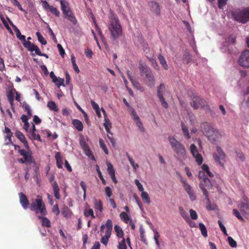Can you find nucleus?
Segmentation results:
<instances>
[{"instance_id": "obj_32", "label": "nucleus", "mask_w": 249, "mask_h": 249, "mask_svg": "<svg viewBox=\"0 0 249 249\" xmlns=\"http://www.w3.org/2000/svg\"><path fill=\"white\" fill-rule=\"evenodd\" d=\"M23 45L27 49V50L30 52H33L35 51V48L36 46V45L32 43L30 41H27L26 42H23Z\"/></svg>"}, {"instance_id": "obj_42", "label": "nucleus", "mask_w": 249, "mask_h": 249, "mask_svg": "<svg viewBox=\"0 0 249 249\" xmlns=\"http://www.w3.org/2000/svg\"><path fill=\"white\" fill-rule=\"evenodd\" d=\"M199 107L207 109L209 108V106L207 105L206 101L199 97Z\"/></svg>"}, {"instance_id": "obj_35", "label": "nucleus", "mask_w": 249, "mask_h": 249, "mask_svg": "<svg viewBox=\"0 0 249 249\" xmlns=\"http://www.w3.org/2000/svg\"><path fill=\"white\" fill-rule=\"evenodd\" d=\"M114 230L116 232V235L119 238H124V232L122 229L119 226L116 225L114 226Z\"/></svg>"}, {"instance_id": "obj_30", "label": "nucleus", "mask_w": 249, "mask_h": 249, "mask_svg": "<svg viewBox=\"0 0 249 249\" xmlns=\"http://www.w3.org/2000/svg\"><path fill=\"white\" fill-rule=\"evenodd\" d=\"M55 158L56 160L57 167L59 168H62L63 160L60 153L57 152L55 155Z\"/></svg>"}, {"instance_id": "obj_14", "label": "nucleus", "mask_w": 249, "mask_h": 249, "mask_svg": "<svg viewBox=\"0 0 249 249\" xmlns=\"http://www.w3.org/2000/svg\"><path fill=\"white\" fill-rule=\"evenodd\" d=\"M190 151L193 157L195 158L196 161L198 165L202 163L203 159L201 154H199L197 148L195 144H191L190 146Z\"/></svg>"}, {"instance_id": "obj_34", "label": "nucleus", "mask_w": 249, "mask_h": 249, "mask_svg": "<svg viewBox=\"0 0 249 249\" xmlns=\"http://www.w3.org/2000/svg\"><path fill=\"white\" fill-rule=\"evenodd\" d=\"M141 197L144 202L149 204L150 203V199L148 194L145 191H142L141 193Z\"/></svg>"}, {"instance_id": "obj_57", "label": "nucleus", "mask_w": 249, "mask_h": 249, "mask_svg": "<svg viewBox=\"0 0 249 249\" xmlns=\"http://www.w3.org/2000/svg\"><path fill=\"white\" fill-rule=\"evenodd\" d=\"M228 0H218V7L220 9H222L227 4Z\"/></svg>"}, {"instance_id": "obj_3", "label": "nucleus", "mask_w": 249, "mask_h": 249, "mask_svg": "<svg viewBox=\"0 0 249 249\" xmlns=\"http://www.w3.org/2000/svg\"><path fill=\"white\" fill-rule=\"evenodd\" d=\"M231 18L236 21L245 24L249 21V8L237 9L230 12Z\"/></svg>"}, {"instance_id": "obj_21", "label": "nucleus", "mask_w": 249, "mask_h": 249, "mask_svg": "<svg viewBox=\"0 0 249 249\" xmlns=\"http://www.w3.org/2000/svg\"><path fill=\"white\" fill-rule=\"evenodd\" d=\"M50 77L52 79L53 82L58 87H59L60 86H64V79L57 78L53 71H51L50 72Z\"/></svg>"}, {"instance_id": "obj_39", "label": "nucleus", "mask_w": 249, "mask_h": 249, "mask_svg": "<svg viewBox=\"0 0 249 249\" xmlns=\"http://www.w3.org/2000/svg\"><path fill=\"white\" fill-rule=\"evenodd\" d=\"M199 228L201 231V234L204 237H206L208 236L207 231L205 226L202 223H199Z\"/></svg>"}, {"instance_id": "obj_24", "label": "nucleus", "mask_w": 249, "mask_h": 249, "mask_svg": "<svg viewBox=\"0 0 249 249\" xmlns=\"http://www.w3.org/2000/svg\"><path fill=\"white\" fill-rule=\"evenodd\" d=\"M44 215H39L38 218L41 220V225L43 227L50 228L51 226L50 220Z\"/></svg>"}, {"instance_id": "obj_38", "label": "nucleus", "mask_w": 249, "mask_h": 249, "mask_svg": "<svg viewBox=\"0 0 249 249\" xmlns=\"http://www.w3.org/2000/svg\"><path fill=\"white\" fill-rule=\"evenodd\" d=\"M199 97H194L193 98L192 102L191 103V106L195 109L199 108Z\"/></svg>"}, {"instance_id": "obj_52", "label": "nucleus", "mask_w": 249, "mask_h": 249, "mask_svg": "<svg viewBox=\"0 0 249 249\" xmlns=\"http://www.w3.org/2000/svg\"><path fill=\"white\" fill-rule=\"evenodd\" d=\"M99 144L100 147L102 148V149L104 150V152L106 153V154H108V150L107 149V147L105 144L104 141L102 139L99 140Z\"/></svg>"}, {"instance_id": "obj_15", "label": "nucleus", "mask_w": 249, "mask_h": 249, "mask_svg": "<svg viewBox=\"0 0 249 249\" xmlns=\"http://www.w3.org/2000/svg\"><path fill=\"white\" fill-rule=\"evenodd\" d=\"M239 64L244 67H249V51L246 50L242 53L238 60Z\"/></svg>"}, {"instance_id": "obj_20", "label": "nucleus", "mask_w": 249, "mask_h": 249, "mask_svg": "<svg viewBox=\"0 0 249 249\" xmlns=\"http://www.w3.org/2000/svg\"><path fill=\"white\" fill-rule=\"evenodd\" d=\"M7 18L10 24L14 28V30L16 33L17 37L19 39H20L22 42V43L26 42L27 41L26 40L25 36L24 35H22L21 34V33H20L19 30L15 25L13 24V22L11 21V20L8 18Z\"/></svg>"}, {"instance_id": "obj_16", "label": "nucleus", "mask_w": 249, "mask_h": 249, "mask_svg": "<svg viewBox=\"0 0 249 249\" xmlns=\"http://www.w3.org/2000/svg\"><path fill=\"white\" fill-rule=\"evenodd\" d=\"M151 11L157 16L160 15V4L156 1H152L148 3Z\"/></svg>"}, {"instance_id": "obj_49", "label": "nucleus", "mask_w": 249, "mask_h": 249, "mask_svg": "<svg viewBox=\"0 0 249 249\" xmlns=\"http://www.w3.org/2000/svg\"><path fill=\"white\" fill-rule=\"evenodd\" d=\"M118 249H127V246L125 243V240L124 238H122L121 242L119 243L118 246Z\"/></svg>"}, {"instance_id": "obj_33", "label": "nucleus", "mask_w": 249, "mask_h": 249, "mask_svg": "<svg viewBox=\"0 0 249 249\" xmlns=\"http://www.w3.org/2000/svg\"><path fill=\"white\" fill-rule=\"evenodd\" d=\"M47 107L52 111H53L54 112H58L59 111V109L56 104L53 101L48 102L47 103Z\"/></svg>"}, {"instance_id": "obj_17", "label": "nucleus", "mask_w": 249, "mask_h": 249, "mask_svg": "<svg viewBox=\"0 0 249 249\" xmlns=\"http://www.w3.org/2000/svg\"><path fill=\"white\" fill-rule=\"evenodd\" d=\"M16 90L15 89H11L7 92V97L8 100L11 106V108L13 110H14V93H16Z\"/></svg>"}, {"instance_id": "obj_45", "label": "nucleus", "mask_w": 249, "mask_h": 249, "mask_svg": "<svg viewBox=\"0 0 249 249\" xmlns=\"http://www.w3.org/2000/svg\"><path fill=\"white\" fill-rule=\"evenodd\" d=\"M36 35L37 37L38 40L42 44L46 45L47 44V41L45 39L40 32H37Z\"/></svg>"}, {"instance_id": "obj_53", "label": "nucleus", "mask_w": 249, "mask_h": 249, "mask_svg": "<svg viewBox=\"0 0 249 249\" xmlns=\"http://www.w3.org/2000/svg\"><path fill=\"white\" fill-rule=\"evenodd\" d=\"M130 81L131 82L133 86L135 88H136L137 89H139V90L141 89L142 88V86H141L140 83L138 81L133 79Z\"/></svg>"}, {"instance_id": "obj_47", "label": "nucleus", "mask_w": 249, "mask_h": 249, "mask_svg": "<svg viewBox=\"0 0 249 249\" xmlns=\"http://www.w3.org/2000/svg\"><path fill=\"white\" fill-rule=\"evenodd\" d=\"M96 169L97 172L98 173L99 178L101 180L103 184L106 185V181L105 180V179L103 178V176L102 175L101 172L100 171L99 167L98 166V165H97L96 166Z\"/></svg>"}, {"instance_id": "obj_43", "label": "nucleus", "mask_w": 249, "mask_h": 249, "mask_svg": "<svg viewBox=\"0 0 249 249\" xmlns=\"http://www.w3.org/2000/svg\"><path fill=\"white\" fill-rule=\"evenodd\" d=\"M107 172L110 176L111 177L113 175H115V170L114 169L112 164H111L109 162H107Z\"/></svg>"}, {"instance_id": "obj_64", "label": "nucleus", "mask_w": 249, "mask_h": 249, "mask_svg": "<svg viewBox=\"0 0 249 249\" xmlns=\"http://www.w3.org/2000/svg\"><path fill=\"white\" fill-rule=\"evenodd\" d=\"M90 103L95 112H98L99 109V107L98 105L96 102L92 100L90 101Z\"/></svg>"}, {"instance_id": "obj_8", "label": "nucleus", "mask_w": 249, "mask_h": 249, "mask_svg": "<svg viewBox=\"0 0 249 249\" xmlns=\"http://www.w3.org/2000/svg\"><path fill=\"white\" fill-rule=\"evenodd\" d=\"M168 140L172 148L176 152L179 158L186 157V150L183 145L178 141L174 137L169 136Z\"/></svg>"}, {"instance_id": "obj_58", "label": "nucleus", "mask_w": 249, "mask_h": 249, "mask_svg": "<svg viewBox=\"0 0 249 249\" xmlns=\"http://www.w3.org/2000/svg\"><path fill=\"white\" fill-rule=\"evenodd\" d=\"M190 217L193 220H196L197 218V214L196 213V212L193 210L190 209Z\"/></svg>"}, {"instance_id": "obj_23", "label": "nucleus", "mask_w": 249, "mask_h": 249, "mask_svg": "<svg viewBox=\"0 0 249 249\" xmlns=\"http://www.w3.org/2000/svg\"><path fill=\"white\" fill-rule=\"evenodd\" d=\"M60 4L63 14H65L67 12H69V11H71L69 4L67 1L63 0H60Z\"/></svg>"}, {"instance_id": "obj_7", "label": "nucleus", "mask_w": 249, "mask_h": 249, "mask_svg": "<svg viewBox=\"0 0 249 249\" xmlns=\"http://www.w3.org/2000/svg\"><path fill=\"white\" fill-rule=\"evenodd\" d=\"M168 140L172 148L176 152L179 158L186 157V150L183 145L178 141L174 137L169 136Z\"/></svg>"}, {"instance_id": "obj_13", "label": "nucleus", "mask_w": 249, "mask_h": 249, "mask_svg": "<svg viewBox=\"0 0 249 249\" xmlns=\"http://www.w3.org/2000/svg\"><path fill=\"white\" fill-rule=\"evenodd\" d=\"M216 150L218 154L213 153V158L215 161L218 162L221 166H223L224 164L221 162V161L224 160L225 159L226 155L220 147L217 146Z\"/></svg>"}, {"instance_id": "obj_62", "label": "nucleus", "mask_w": 249, "mask_h": 249, "mask_svg": "<svg viewBox=\"0 0 249 249\" xmlns=\"http://www.w3.org/2000/svg\"><path fill=\"white\" fill-rule=\"evenodd\" d=\"M57 46L58 49V50L59 51V53H60V55L62 57H63L64 56L65 54V51H64V49L63 48V47L61 46V45L60 44H58Z\"/></svg>"}, {"instance_id": "obj_27", "label": "nucleus", "mask_w": 249, "mask_h": 249, "mask_svg": "<svg viewBox=\"0 0 249 249\" xmlns=\"http://www.w3.org/2000/svg\"><path fill=\"white\" fill-rule=\"evenodd\" d=\"M158 58L159 60L160 64L162 66L163 68L165 70H167L168 69V65L167 64L166 60L162 55V54H159L158 55Z\"/></svg>"}, {"instance_id": "obj_31", "label": "nucleus", "mask_w": 249, "mask_h": 249, "mask_svg": "<svg viewBox=\"0 0 249 249\" xmlns=\"http://www.w3.org/2000/svg\"><path fill=\"white\" fill-rule=\"evenodd\" d=\"M104 126L107 134H109L112 135V133L110 130V128L111 127V124L109 121V120L107 117L105 118V123L104 124Z\"/></svg>"}, {"instance_id": "obj_44", "label": "nucleus", "mask_w": 249, "mask_h": 249, "mask_svg": "<svg viewBox=\"0 0 249 249\" xmlns=\"http://www.w3.org/2000/svg\"><path fill=\"white\" fill-rule=\"evenodd\" d=\"M192 60V56L188 53H185L183 55V62L186 64L189 63Z\"/></svg>"}, {"instance_id": "obj_63", "label": "nucleus", "mask_w": 249, "mask_h": 249, "mask_svg": "<svg viewBox=\"0 0 249 249\" xmlns=\"http://www.w3.org/2000/svg\"><path fill=\"white\" fill-rule=\"evenodd\" d=\"M41 2L42 3L43 7L46 10H49L52 7V6L50 5L48 2L46 0H42Z\"/></svg>"}, {"instance_id": "obj_55", "label": "nucleus", "mask_w": 249, "mask_h": 249, "mask_svg": "<svg viewBox=\"0 0 249 249\" xmlns=\"http://www.w3.org/2000/svg\"><path fill=\"white\" fill-rule=\"evenodd\" d=\"M228 240L231 247L232 248L236 247L237 244L236 241L231 236L228 237Z\"/></svg>"}, {"instance_id": "obj_18", "label": "nucleus", "mask_w": 249, "mask_h": 249, "mask_svg": "<svg viewBox=\"0 0 249 249\" xmlns=\"http://www.w3.org/2000/svg\"><path fill=\"white\" fill-rule=\"evenodd\" d=\"M19 201L24 209H27L29 207V202L26 196L23 193H19Z\"/></svg>"}, {"instance_id": "obj_25", "label": "nucleus", "mask_w": 249, "mask_h": 249, "mask_svg": "<svg viewBox=\"0 0 249 249\" xmlns=\"http://www.w3.org/2000/svg\"><path fill=\"white\" fill-rule=\"evenodd\" d=\"M52 186L54 192V197L57 199H60V196L59 194V188L58 186L57 183L56 181H54L52 184Z\"/></svg>"}, {"instance_id": "obj_9", "label": "nucleus", "mask_w": 249, "mask_h": 249, "mask_svg": "<svg viewBox=\"0 0 249 249\" xmlns=\"http://www.w3.org/2000/svg\"><path fill=\"white\" fill-rule=\"evenodd\" d=\"M18 153L23 156L22 158L18 159V162L27 164L33 163L34 165H36V161L32 156V152L30 149L27 151L24 149H19Z\"/></svg>"}, {"instance_id": "obj_1", "label": "nucleus", "mask_w": 249, "mask_h": 249, "mask_svg": "<svg viewBox=\"0 0 249 249\" xmlns=\"http://www.w3.org/2000/svg\"><path fill=\"white\" fill-rule=\"evenodd\" d=\"M111 36L114 40H116L122 35V27L119 18L112 15L110 18L108 26Z\"/></svg>"}, {"instance_id": "obj_48", "label": "nucleus", "mask_w": 249, "mask_h": 249, "mask_svg": "<svg viewBox=\"0 0 249 249\" xmlns=\"http://www.w3.org/2000/svg\"><path fill=\"white\" fill-rule=\"evenodd\" d=\"M53 14L57 17H59L60 16V12L58 9L53 6H52L51 8L49 10Z\"/></svg>"}, {"instance_id": "obj_29", "label": "nucleus", "mask_w": 249, "mask_h": 249, "mask_svg": "<svg viewBox=\"0 0 249 249\" xmlns=\"http://www.w3.org/2000/svg\"><path fill=\"white\" fill-rule=\"evenodd\" d=\"M180 180L182 183L184 189L187 194L189 193L190 192L193 191L192 188L191 186V185H189L186 180H184L181 177H180Z\"/></svg>"}, {"instance_id": "obj_4", "label": "nucleus", "mask_w": 249, "mask_h": 249, "mask_svg": "<svg viewBox=\"0 0 249 249\" xmlns=\"http://www.w3.org/2000/svg\"><path fill=\"white\" fill-rule=\"evenodd\" d=\"M210 184V179L204 177L203 178L202 181H201L199 184V187L201 190L203 192V195L205 196V199L207 200L206 202V209L208 210H214L215 209L216 205H212L209 198L208 196V192L207 191V189Z\"/></svg>"}, {"instance_id": "obj_6", "label": "nucleus", "mask_w": 249, "mask_h": 249, "mask_svg": "<svg viewBox=\"0 0 249 249\" xmlns=\"http://www.w3.org/2000/svg\"><path fill=\"white\" fill-rule=\"evenodd\" d=\"M200 129L206 136L208 137L209 139H212L213 140H215V139L221 136V134L218 131L215 130L207 123L201 124Z\"/></svg>"}, {"instance_id": "obj_19", "label": "nucleus", "mask_w": 249, "mask_h": 249, "mask_svg": "<svg viewBox=\"0 0 249 249\" xmlns=\"http://www.w3.org/2000/svg\"><path fill=\"white\" fill-rule=\"evenodd\" d=\"M15 136L23 143L26 149L27 150H29L30 147L28 145V142L27 141L24 134L20 131L17 130L15 133Z\"/></svg>"}, {"instance_id": "obj_54", "label": "nucleus", "mask_w": 249, "mask_h": 249, "mask_svg": "<svg viewBox=\"0 0 249 249\" xmlns=\"http://www.w3.org/2000/svg\"><path fill=\"white\" fill-rule=\"evenodd\" d=\"M218 224L219 225V228H220L221 230L223 232V234L225 235H228V233L225 227L223 225L222 222L220 220H218Z\"/></svg>"}, {"instance_id": "obj_10", "label": "nucleus", "mask_w": 249, "mask_h": 249, "mask_svg": "<svg viewBox=\"0 0 249 249\" xmlns=\"http://www.w3.org/2000/svg\"><path fill=\"white\" fill-rule=\"evenodd\" d=\"M165 91V86L163 83H160V85L157 87V97L159 98L161 106L164 108H167L168 107V104L165 101L163 94Z\"/></svg>"}, {"instance_id": "obj_36", "label": "nucleus", "mask_w": 249, "mask_h": 249, "mask_svg": "<svg viewBox=\"0 0 249 249\" xmlns=\"http://www.w3.org/2000/svg\"><path fill=\"white\" fill-rule=\"evenodd\" d=\"M94 205L95 209L99 210L100 212L103 211V204L102 201L100 200L98 201L96 199H94Z\"/></svg>"}, {"instance_id": "obj_60", "label": "nucleus", "mask_w": 249, "mask_h": 249, "mask_svg": "<svg viewBox=\"0 0 249 249\" xmlns=\"http://www.w3.org/2000/svg\"><path fill=\"white\" fill-rule=\"evenodd\" d=\"M11 1L15 6H17L20 11H23L21 4L18 0H11Z\"/></svg>"}, {"instance_id": "obj_51", "label": "nucleus", "mask_w": 249, "mask_h": 249, "mask_svg": "<svg viewBox=\"0 0 249 249\" xmlns=\"http://www.w3.org/2000/svg\"><path fill=\"white\" fill-rule=\"evenodd\" d=\"M84 215L86 217H88L89 215H90V216H91L92 218H95V216L94 215L93 211L91 209H89L88 210L86 209L84 211Z\"/></svg>"}, {"instance_id": "obj_28", "label": "nucleus", "mask_w": 249, "mask_h": 249, "mask_svg": "<svg viewBox=\"0 0 249 249\" xmlns=\"http://www.w3.org/2000/svg\"><path fill=\"white\" fill-rule=\"evenodd\" d=\"M61 213L64 217L70 218L71 217L72 213L68 207L65 206L62 209Z\"/></svg>"}, {"instance_id": "obj_12", "label": "nucleus", "mask_w": 249, "mask_h": 249, "mask_svg": "<svg viewBox=\"0 0 249 249\" xmlns=\"http://www.w3.org/2000/svg\"><path fill=\"white\" fill-rule=\"evenodd\" d=\"M79 143L85 154L91 160H95V158L92 154V151L90 150L88 144L84 138L80 139Z\"/></svg>"}, {"instance_id": "obj_22", "label": "nucleus", "mask_w": 249, "mask_h": 249, "mask_svg": "<svg viewBox=\"0 0 249 249\" xmlns=\"http://www.w3.org/2000/svg\"><path fill=\"white\" fill-rule=\"evenodd\" d=\"M63 15L64 18L70 20L72 24L75 25L77 23V20L71 10Z\"/></svg>"}, {"instance_id": "obj_59", "label": "nucleus", "mask_w": 249, "mask_h": 249, "mask_svg": "<svg viewBox=\"0 0 249 249\" xmlns=\"http://www.w3.org/2000/svg\"><path fill=\"white\" fill-rule=\"evenodd\" d=\"M135 183L136 185V186H137V188L140 191H141L142 192V191H143V190H144L143 187L138 179H136L135 180Z\"/></svg>"}, {"instance_id": "obj_50", "label": "nucleus", "mask_w": 249, "mask_h": 249, "mask_svg": "<svg viewBox=\"0 0 249 249\" xmlns=\"http://www.w3.org/2000/svg\"><path fill=\"white\" fill-rule=\"evenodd\" d=\"M232 213H233V214L235 217H236L239 220L242 221H244L243 218L241 216V215L238 210H237L236 209H233L232 210Z\"/></svg>"}, {"instance_id": "obj_26", "label": "nucleus", "mask_w": 249, "mask_h": 249, "mask_svg": "<svg viewBox=\"0 0 249 249\" xmlns=\"http://www.w3.org/2000/svg\"><path fill=\"white\" fill-rule=\"evenodd\" d=\"M72 124L78 131H82L83 130V124L80 120L74 119L72 121Z\"/></svg>"}, {"instance_id": "obj_11", "label": "nucleus", "mask_w": 249, "mask_h": 249, "mask_svg": "<svg viewBox=\"0 0 249 249\" xmlns=\"http://www.w3.org/2000/svg\"><path fill=\"white\" fill-rule=\"evenodd\" d=\"M238 209L242 213L249 215V203L248 197L244 195L240 201V203L237 205Z\"/></svg>"}, {"instance_id": "obj_61", "label": "nucleus", "mask_w": 249, "mask_h": 249, "mask_svg": "<svg viewBox=\"0 0 249 249\" xmlns=\"http://www.w3.org/2000/svg\"><path fill=\"white\" fill-rule=\"evenodd\" d=\"M85 54L87 57L91 58L93 53L91 49L87 48L85 50Z\"/></svg>"}, {"instance_id": "obj_46", "label": "nucleus", "mask_w": 249, "mask_h": 249, "mask_svg": "<svg viewBox=\"0 0 249 249\" xmlns=\"http://www.w3.org/2000/svg\"><path fill=\"white\" fill-rule=\"evenodd\" d=\"M71 63L72 64L74 71L76 73H78L80 71L79 70V68H78L77 65L76 64L75 58L73 55H71Z\"/></svg>"}, {"instance_id": "obj_40", "label": "nucleus", "mask_w": 249, "mask_h": 249, "mask_svg": "<svg viewBox=\"0 0 249 249\" xmlns=\"http://www.w3.org/2000/svg\"><path fill=\"white\" fill-rule=\"evenodd\" d=\"M181 127H182V131H183V134H184L185 137L187 139H190L191 137H190V134L189 133V131H188L187 127L183 123H181Z\"/></svg>"}, {"instance_id": "obj_41", "label": "nucleus", "mask_w": 249, "mask_h": 249, "mask_svg": "<svg viewBox=\"0 0 249 249\" xmlns=\"http://www.w3.org/2000/svg\"><path fill=\"white\" fill-rule=\"evenodd\" d=\"M120 217L125 223H128L130 219H131L129 218L127 213L124 212H123L120 214Z\"/></svg>"}, {"instance_id": "obj_5", "label": "nucleus", "mask_w": 249, "mask_h": 249, "mask_svg": "<svg viewBox=\"0 0 249 249\" xmlns=\"http://www.w3.org/2000/svg\"><path fill=\"white\" fill-rule=\"evenodd\" d=\"M30 208L32 211L34 212L36 214L40 213L41 215H46L47 214L45 205L42 198L39 196L31 203Z\"/></svg>"}, {"instance_id": "obj_37", "label": "nucleus", "mask_w": 249, "mask_h": 249, "mask_svg": "<svg viewBox=\"0 0 249 249\" xmlns=\"http://www.w3.org/2000/svg\"><path fill=\"white\" fill-rule=\"evenodd\" d=\"M179 212L181 216L186 220H189V217L187 213L184 210L183 207L180 206L178 208Z\"/></svg>"}, {"instance_id": "obj_56", "label": "nucleus", "mask_w": 249, "mask_h": 249, "mask_svg": "<svg viewBox=\"0 0 249 249\" xmlns=\"http://www.w3.org/2000/svg\"><path fill=\"white\" fill-rule=\"evenodd\" d=\"M80 185L83 190L84 192V195L83 197L84 199H85L86 197V189H87V186L85 184V183L83 181H81L80 182Z\"/></svg>"}, {"instance_id": "obj_2", "label": "nucleus", "mask_w": 249, "mask_h": 249, "mask_svg": "<svg viewBox=\"0 0 249 249\" xmlns=\"http://www.w3.org/2000/svg\"><path fill=\"white\" fill-rule=\"evenodd\" d=\"M140 74L143 78L145 84L150 88H153L155 85V79L151 69L142 63H140L139 66Z\"/></svg>"}]
</instances>
